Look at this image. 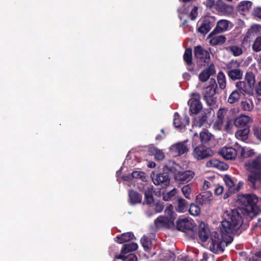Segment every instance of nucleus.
<instances>
[{
  "mask_svg": "<svg viewBox=\"0 0 261 261\" xmlns=\"http://www.w3.org/2000/svg\"><path fill=\"white\" fill-rule=\"evenodd\" d=\"M212 193L210 191H204L196 197V201L201 205L208 204L212 200Z\"/></svg>",
  "mask_w": 261,
  "mask_h": 261,
  "instance_id": "6ab92c4d",
  "label": "nucleus"
},
{
  "mask_svg": "<svg viewBox=\"0 0 261 261\" xmlns=\"http://www.w3.org/2000/svg\"><path fill=\"white\" fill-rule=\"evenodd\" d=\"M181 191L184 196L188 199H191V188L190 187V185L188 184L186 186H184L181 188Z\"/></svg>",
  "mask_w": 261,
  "mask_h": 261,
  "instance_id": "8fccbe9b",
  "label": "nucleus"
},
{
  "mask_svg": "<svg viewBox=\"0 0 261 261\" xmlns=\"http://www.w3.org/2000/svg\"><path fill=\"white\" fill-rule=\"evenodd\" d=\"M252 2L249 1L241 2L238 6V10L243 13L247 12L251 8Z\"/></svg>",
  "mask_w": 261,
  "mask_h": 261,
  "instance_id": "2f4dec72",
  "label": "nucleus"
},
{
  "mask_svg": "<svg viewBox=\"0 0 261 261\" xmlns=\"http://www.w3.org/2000/svg\"><path fill=\"white\" fill-rule=\"evenodd\" d=\"M124 261H137V257L134 253H130L125 255Z\"/></svg>",
  "mask_w": 261,
  "mask_h": 261,
  "instance_id": "bf43d9fd",
  "label": "nucleus"
},
{
  "mask_svg": "<svg viewBox=\"0 0 261 261\" xmlns=\"http://www.w3.org/2000/svg\"><path fill=\"white\" fill-rule=\"evenodd\" d=\"M253 131L256 138L261 141V127L255 126L253 128Z\"/></svg>",
  "mask_w": 261,
  "mask_h": 261,
  "instance_id": "6e6d98bb",
  "label": "nucleus"
},
{
  "mask_svg": "<svg viewBox=\"0 0 261 261\" xmlns=\"http://www.w3.org/2000/svg\"><path fill=\"white\" fill-rule=\"evenodd\" d=\"M217 81L219 88L223 90L226 87V79L224 74L222 72H219L217 75Z\"/></svg>",
  "mask_w": 261,
  "mask_h": 261,
  "instance_id": "a19ab883",
  "label": "nucleus"
},
{
  "mask_svg": "<svg viewBox=\"0 0 261 261\" xmlns=\"http://www.w3.org/2000/svg\"><path fill=\"white\" fill-rule=\"evenodd\" d=\"M189 112L190 115H197L202 109V104L200 101V95L198 93H193L191 95V98L188 101Z\"/></svg>",
  "mask_w": 261,
  "mask_h": 261,
  "instance_id": "6e6552de",
  "label": "nucleus"
},
{
  "mask_svg": "<svg viewBox=\"0 0 261 261\" xmlns=\"http://www.w3.org/2000/svg\"><path fill=\"white\" fill-rule=\"evenodd\" d=\"M183 58L188 65H190L192 63V50L191 48L186 49Z\"/></svg>",
  "mask_w": 261,
  "mask_h": 261,
  "instance_id": "ea45409f",
  "label": "nucleus"
},
{
  "mask_svg": "<svg viewBox=\"0 0 261 261\" xmlns=\"http://www.w3.org/2000/svg\"><path fill=\"white\" fill-rule=\"evenodd\" d=\"M227 110L225 109L220 108L217 112V123L219 124H222L225 116L226 114Z\"/></svg>",
  "mask_w": 261,
  "mask_h": 261,
  "instance_id": "c03bdc74",
  "label": "nucleus"
},
{
  "mask_svg": "<svg viewBox=\"0 0 261 261\" xmlns=\"http://www.w3.org/2000/svg\"><path fill=\"white\" fill-rule=\"evenodd\" d=\"M188 211L191 215L194 216H198L200 213V207L197 204L194 203L189 204Z\"/></svg>",
  "mask_w": 261,
  "mask_h": 261,
  "instance_id": "79ce46f5",
  "label": "nucleus"
},
{
  "mask_svg": "<svg viewBox=\"0 0 261 261\" xmlns=\"http://www.w3.org/2000/svg\"><path fill=\"white\" fill-rule=\"evenodd\" d=\"M223 190L222 186H218L215 189V193L217 195H220L223 193Z\"/></svg>",
  "mask_w": 261,
  "mask_h": 261,
  "instance_id": "69168bd1",
  "label": "nucleus"
},
{
  "mask_svg": "<svg viewBox=\"0 0 261 261\" xmlns=\"http://www.w3.org/2000/svg\"><path fill=\"white\" fill-rule=\"evenodd\" d=\"M256 92L258 95L261 96V81L258 83L256 88Z\"/></svg>",
  "mask_w": 261,
  "mask_h": 261,
  "instance_id": "774afa93",
  "label": "nucleus"
},
{
  "mask_svg": "<svg viewBox=\"0 0 261 261\" xmlns=\"http://www.w3.org/2000/svg\"><path fill=\"white\" fill-rule=\"evenodd\" d=\"M210 43L213 45H220L223 44L226 41V37L223 35H220L211 37Z\"/></svg>",
  "mask_w": 261,
  "mask_h": 261,
  "instance_id": "e433bc0d",
  "label": "nucleus"
},
{
  "mask_svg": "<svg viewBox=\"0 0 261 261\" xmlns=\"http://www.w3.org/2000/svg\"><path fill=\"white\" fill-rule=\"evenodd\" d=\"M204 99L209 106L214 105L217 102V98L215 96H204Z\"/></svg>",
  "mask_w": 261,
  "mask_h": 261,
  "instance_id": "864d4df0",
  "label": "nucleus"
},
{
  "mask_svg": "<svg viewBox=\"0 0 261 261\" xmlns=\"http://www.w3.org/2000/svg\"><path fill=\"white\" fill-rule=\"evenodd\" d=\"M194 175L191 170L179 171L174 174V179L179 184H185L191 180Z\"/></svg>",
  "mask_w": 261,
  "mask_h": 261,
  "instance_id": "9d476101",
  "label": "nucleus"
},
{
  "mask_svg": "<svg viewBox=\"0 0 261 261\" xmlns=\"http://www.w3.org/2000/svg\"><path fill=\"white\" fill-rule=\"evenodd\" d=\"M214 7L218 12L223 13H228L232 10L231 7L224 3L222 0H218Z\"/></svg>",
  "mask_w": 261,
  "mask_h": 261,
  "instance_id": "bb28decb",
  "label": "nucleus"
},
{
  "mask_svg": "<svg viewBox=\"0 0 261 261\" xmlns=\"http://www.w3.org/2000/svg\"><path fill=\"white\" fill-rule=\"evenodd\" d=\"M227 49L231 51V53L234 56H239L242 54V48L237 45H232L229 46L227 48Z\"/></svg>",
  "mask_w": 261,
  "mask_h": 261,
  "instance_id": "09e8293b",
  "label": "nucleus"
},
{
  "mask_svg": "<svg viewBox=\"0 0 261 261\" xmlns=\"http://www.w3.org/2000/svg\"><path fill=\"white\" fill-rule=\"evenodd\" d=\"M133 178L140 179L143 181L146 180L145 172L140 171H134L131 173Z\"/></svg>",
  "mask_w": 261,
  "mask_h": 261,
  "instance_id": "49530a36",
  "label": "nucleus"
},
{
  "mask_svg": "<svg viewBox=\"0 0 261 261\" xmlns=\"http://www.w3.org/2000/svg\"><path fill=\"white\" fill-rule=\"evenodd\" d=\"M176 192L177 190L175 188H174L166 193H163V199L165 201H168L172 200L173 197L175 196Z\"/></svg>",
  "mask_w": 261,
  "mask_h": 261,
  "instance_id": "a18cd8bd",
  "label": "nucleus"
},
{
  "mask_svg": "<svg viewBox=\"0 0 261 261\" xmlns=\"http://www.w3.org/2000/svg\"><path fill=\"white\" fill-rule=\"evenodd\" d=\"M222 218L220 226L221 237L216 231L211 235L210 250L216 254L223 252L225 247L232 242L233 235H239L242 232L240 228L243 220L238 209L225 211Z\"/></svg>",
  "mask_w": 261,
  "mask_h": 261,
  "instance_id": "f257e3e1",
  "label": "nucleus"
},
{
  "mask_svg": "<svg viewBox=\"0 0 261 261\" xmlns=\"http://www.w3.org/2000/svg\"><path fill=\"white\" fill-rule=\"evenodd\" d=\"M140 242L145 251L147 252L151 250L152 248V241L149 237L144 236L141 239Z\"/></svg>",
  "mask_w": 261,
  "mask_h": 261,
  "instance_id": "f704fd0d",
  "label": "nucleus"
},
{
  "mask_svg": "<svg viewBox=\"0 0 261 261\" xmlns=\"http://www.w3.org/2000/svg\"><path fill=\"white\" fill-rule=\"evenodd\" d=\"M216 73L215 66H207L202 70L198 75L200 81L205 82L207 81L211 76Z\"/></svg>",
  "mask_w": 261,
  "mask_h": 261,
  "instance_id": "aec40b11",
  "label": "nucleus"
},
{
  "mask_svg": "<svg viewBox=\"0 0 261 261\" xmlns=\"http://www.w3.org/2000/svg\"><path fill=\"white\" fill-rule=\"evenodd\" d=\"M190 123L189 117L187 115H185L183 118H181L179 114L177 112L174 114L173 125L175 127L180 130L185 129L187 125Z\"/></svg>",
  "mask_w": 261,
  "mask_h": 261,
  "instance_id": "4468645a",
  "label": "nucleus"
},
{
  "mask_svg": "<svg viewBox=\"0 0 261 261\" xmlns=\"http://www.w3.org/2000/svg\"><path fill=\"white\" fill-rule=\"evenodd\" d=\"M253 33V30L252 29H249L248 30V31L247 32L244 38V39L243 41V43L244 42H248V41H250V37Z\"/></svg>",
  "mask_w": 261,
  "mask_h": 261,
  "instance_id": "680f3d73",
  "label": "nucleus"
},
{
  "mask_svg": "<svg viewBox=\"0 0 261 261\" xmlns=\"http://www.w3.org/2000/svg\"><path fill=\"white\" fill-rule=\"evenodd\" d=\"M216 19L214 16L206 15L201 18L199 21V26L197 28V32L203 35H205L215 25Z\"/></svg>",
  "mask_w": 261,
  "mask_h": 261,
  "instance_id": "423d86ee",
  "label": "nucleus"
},
{
  "mask_svg": "<svg viewBox=\"0 0 261 261\" xmlns=\"http://www.w3.org/2000/svg\"><path fill=\"white\" fill-rule=\"evenodd\" d=\"M207 8H212L215 5V0H206L204 3Z\"/></svg>",
  "mask_w": 261,
  "mask_h": 261,
  "instance_id": "0e129e2a",
  "label": "nucleus"
},
{
  "mask_svg": "<svg viewBox=\"0 0 261 261\" xmlns=\"http://www.w3.org/2000/svg\"><path fill=\"white\" fill-rule=\"evenodd\" d=\"M250 131V127L240 128L235 133V136L238 140L246 142L248 139Z\"/></svg>",
  "mask_w": 261,
  "mask_h": 261,
  "instance_id": "393cba45",
  "label": "nucleus"
},
{
  "mask_svg": "<svg viewBox=\"0 0 261 261\" xmlns=\"http://www.w3.org/2000/svg\"><path fill=\"white\" fill-rule=\"evenodd\" d=\"M176 201L177 205L175 206V210L178 213L186 212L189 208V203L182 198L177 196L176 197Z\"/></svg>",
  "mask_w": 261,
  "mask_h": 261,
  "instance_id": "412c9836",
  "label": "nucleus"
},
{
  "mask_svg": "<svg viewBox=\"0 0 261 261\" xmlns=\"http://www.w3.org/2000/svg\"><path fill=\"white\" fill-rule=\"evenodd\" d=\"M153 204L154 206V210L156 213H161L163 211L165 206L163 202L159 201L156 202H154Z\"/></svg>",
  "mask_w": 261,
  "mask_h": 261,
  "instance_id": "5fc2aeb1",
  "label": "nucleus"
},
{
  "mask_svg": "<svg viewBox=\"0 0 261 261\" xmlns=\"http://www.w3.org/2000/svg\"><path fill=\"white\" fill-rule=\"evenodd\" d=\"M165 213L166 215H167V216H166V217H172L173 218H174V220H175V214L173 210V206L171 204H169L167 206L166 208L165 209Z\"/></svg>",
  "mask_w": 261,
  "mask_h": 261,
  "instance_id": "603ef678",
  "label": "nucleus"
},
{
  "mask_svg": "<svg viewBox=\"0 0 261 261\" xmlns=\"http://www.w3.org/2000/svg\"><path fill=\"white\" fill-rule=\"evenodd\" d=\"M210 234V229L208 226L205 225L204 223L199 225L198 230V236L203 242H206L208 239Z\"/></svg>",
  "mask_w": 261,
  "mask_h": 261,
  "instance_id": "4be33fe9",
  "label": "nucleus"
},
{
  "mask_svg": "<svg viewBox=\"0 0 261 261\" xmlns=\"http://www.w3.org/2000/svg\"><path fill=\"white\" fill-rule=\"evenodd\" d=\"M252 14L254 16L261 19V8H254L252 12Z\"/></svg>",
  "mask_w": 261,
  "mask_h": 261,
  "instance_id": "e2e57ef3",
  "label": "nucleus"
},
{
  "mask_svg": "<svg viewBox=\"0 0 261 261\" xmlns=\"http://www.w3.org/2000/svg\"><path fill=\"white\" fill-rule=\"evenodd\" d=\"M245 166L249 172L247 180L252 188H255L256 182H261V155L249 160L245 163Z\"/></svg>",
  "mask_w": 261,
  "mask_h": 261,
  "instance_id": "f03ea898",
  "label": "nucleus"
},
{
  "mask_svg": "<svg viewBox=\"0 0 261 261\" xmlns=\"http://www.w3.org/2000/svg\"><path fill=\"white\" fill-rule=\"evenodd\" d=\"M240 96V92L238 90H235L229 96L227 102L231 104L234 103L239 100Z\"/></svg>",
  "mask_w": 261,
  "mask_h": 261,
  "instance_id": "58836bf2",
  "label": "nucleus"
},
{
  "mask_svg": "<svg viewBox=\"0 0 261 261\" xmlns=\"http://www.w3.org/2000/svg\"><path fill=\"white\" fill-rule=\"evenodd\" d=\"M138 247V246L136 243L132 242L130 243L125 244L121 250V253L122 254H126L129 252L136 250Z\"/></svg>",
  "mask_w": 261,
  "mask_h": 261,
  "instance_id": "72a5a7b5",
  "label": "nucleus"
},
{
  "mask_svg": "<svg viewBox=\"0 0 261 261\" xmlns=\"http://www.w3.org/2000/svg\"><path fill=\"white\" fill-rule=\"evenodd\" d=\"M253 121L252 119L245 115H241L234 120L233 123L236 127L239 128H244L250 127L249 124Z\"/></svg>",
  "mask_w": 261,
  "mask_h": 261,
  "instance_id": "dca6fc26",
  "label": "nucleus"
},
{
  "mask_svg": "<svg viewBox=\"0 0 261 261\" xmlns=\"http://www.w3.org/2000/svg\"><path fill=\"white\" fill-rule=\"evenodd\" d=\"M194 56L197 62L200 63L199 65H205V64L207 65H214L213 63L210 64L211 58L209 52L200 45L194 47Z\"/></svg>",
  "mask_w": 261,
  "mask_h": 261,
  "instance_id": "39448f33",
  "label": "nucleus"
},
{
  "mask_svg": "<svg viewBox=\"0 0 261 261\" xmlns=\"http://www.w3.org/2000/svg\"><path fill=\"white\" fill-rule=\"evenodd\" d=\"M252 49L256 52L261 50V37L258 36L255 39L252 45Z\"/></svg>",
  "mask_w": 261,
  "mask_h": 261,
  "instance_id": "3c124183",
  "label": "nucleus"
},
{
  "mask_svg": "<svg viewBox=\"0 0 261 261\" xmlns=\"http://www.w3.org/2000/svg\"><path fill=\"white\" fill-rule=\"evenodd\" d=\"M238 201L243 206L244 209L248 214H252L255 216L258 214L259 208L257 205V197L254 194H239Z\"/></svg>",
  "mask_w": 261,
  "mask_h": 261,
  "instance_id": "7ed1b4c3",
  "label": "nucleus"
},
{
  "mask_svg": "<svg viewBox=\"0 0 261 261\" xmlns=\"http://www.w3.org/2000/svg\"><path fill=\"white\" fill-rule=\"evenodd\" d=\"M188 142V140H187L171 145L170 147V152L174 156H180L187 153L189 150V147L187 145Z\"/></svg>",
  "mask_w": 261,
  "mask_h": 261,
  "instance_id": "f8f14e48",
  "label": "nucleus"
},
{
  "mask_svg": "<svg viewBox=\"0 0 261 261\" xmlns=\"http://www.w3.org/2000/svg\"><path fill=\"white\" fill-rule=\"evenodd\" d=\"M243 182L242 181H239L237 185L234 184V193L239 191L241 188L243 186Z\"/></svg>",
  "mask_w": 261,
  "mask_h": 261,
  "instance_id": "338daca9",
  "label": "nucleus"
},
{
  "mask_svg": "<svg viewBox=\"0 0 261 261\" xmlns=\"http://www.w3.org/2000/svg\"><path fill=\"white\" fill-rule=\"evenodd\" d=\"M174 218L164 216H160L154 220V224L156 227H165L170 228L174 226Z\"/></svg>",
  "mask_w": 261,
  "mask_h": 261,
  "instance_id": "ddd939ff",
  "label": "nucleus"
},
{
  "mask_svg": "<svg viewBox=\"0 0 261 261\" xmlns=\"http://www.w3.org/2000/svg\"><path fill=\"white\" fill-rule=\"evenodd\" d=\"M227 74L232 80H240L243 76V71L239 68L231 69V66H228Z\"/></svg>",
  "mask_w": 261,
  "mask_h": 261,
  "instance_id": "a878e982",
  "label": "nucleus"
},
{
  "mask_svg": "<svg viewBox=\"0 0 261 261\" xmlns=\"http://www.w3.org/2000/svg\"><path fill=\"white\" fill-rule=\"evenodd\" d=\"M188 70L192 75L197 74L199 71V66H188Z\"/></svg>",
  "mask_w": 261,
  "mask_h": 261,
  "instance_id": "052dcab7",
  "label": "nucleus"
},
{
  "mask_svg": "<svg viewBox=\"0 0 261 261\" xmlns=\"http://www.w3.org/2000/svg\"><path fill=\"white\" fill-rule=\"evenodd\" d=\"M229 21L227 20L222 19L219 20L214 30L208 35V37L222 33L227 30L229 27Z\"/></svg>",
  "mask_w": 261,
  "mask_h": 261,
  "instance_id": "a211bd4d",
  "label": "nucleus"
},
{
  "mask_svg": "<svg viewBox=\"0 0 261 261\" xmlns=\"http://www.w3.org/2000/svg\"><path fill=\"white\" fill-rule=\"evenodd\" d=\"M214 115L215 112L212 108L205 109L197 118L195 119L193 124L195 126L200 127L206 123H208V121H210Z\"/></svg>",
  "mask_w": 261,
  "mask_h": 261,
  "instance_id": "1a4fd4ad",
  "label": "nucleus"
},
{
  "mask_svg": "<svg viewBox=\"0 0 261 261\" xmlns=\"http://www.w3.org/2000/svg\"><path fill=\"white\" fill-rule=\"evenodd\" d=\"M238 151L240 152L239 158H249L254 154V152L253 149H249L246 151L245 148L242 147L241 146H238Z\"/></svg>",
  "mask_w": 261,
  "mask_h": 261,
  "instance_id": "c9c22d12",
  "label": "nucleus"
},
{
  "mask_svg": "<svg viewBox=\"0 0 261 261\" xmlns=\"http://www.w3.org/2000/svg\"><path fill=\"white\" fill-rule=\"evenodd\" d=\"M236 87L239 90L240 92L243 95L245 94H249L252 92V91L249 88L248 86L247 85L246 82L240 81L237 82L236 84Z\"/></svg>",
  "mask_w": 261,
  "mask_h": 261,
  "instance_id": "473e14b6",
  "label": "nucleus"
},
{
  "mask_svg": "<svg viewBox=\"0 0 261 261\" xmlns=\"http://www.w3.org/2000/svg\"><path fill=\"white\" fill-rule=\"evenodd\" d=\"M199 138L201 143L200 145H207L210 147L215 140L214 136L206 129L200 133Z\"/></svg>",
  "mask_w": 261,
  "mask_h": 261,
  "instance_id": "f3484780",
  "label": "nucleus"
},
{
  "mask_svg": "<svg viewBox=\"0 0 261 261\" xmlns=\"http://www.w3.org/2000/svg\"><path fill=\"white\" fill-rule=\"evenodd\" d=\"M128 197L131 205H136L142 202V195L134 190H130L129 191Z\"/></svg>",
  "mask_w": 261,
  "mask_h": 261,
  "instance_id": "5701e85b",
  "label": "nucleus"
},
{
  "mask_svg": "<svg viewBox=\"0 0 261 261\" xmlns=\"http://www.w3.org/2000/svg\"><path fill=\"white\" fill-rule=\"evenodd\" d=\"M135 238L134 235L132 232L123 233L120 235H118L116 237V242L119 244H122L133 240Z\"/></svg>",
  "mask_w": 261,
  "mask_h": 261,
  "instance_id": "c85d7f7f",
  "label": "nucleus"
},
{
  "mask_svg": "<svg viewBox=\"0 0 261 261\" xmlns=\"http://www.w3.org/2000/svg\"><path fill=\"white\" fill-rule=\"evenodd\" d=\"M249 261H261V250L257 252L249 258Z\"/></svg>",
  "mask_w": 261,
  "mask_h": 261,
  "instance_id": "13d9d810",
  "label": "nucleus"
},
{
  "mask_svg": "<svg viewBox=\"0 0 261 261\" xmlns=\"http://www.w3.org/2000/svg\"><path fill=\"white\" fill-rule=\"evenodd\" d=\"M223 180L228 188V190H229V192H234V183L231 177L228 175H225Z\"/></svg>",
  "mask_w": 261,
  "mask_h": 261,
  "instance_id": "4c0bfd02",
  "label": "nucleus"
},
{
  "mask_svg": "<svg viewBox=\"0 0 261 261\" xmlns=\"http://www.w3.org/2000/svg\"><path fill=\"white\" fill-rule=\"evenodd\" d=\"M153 187H148L144 191V201L143 205H151L154 203V200L153 197Z\"/></svg>",
  "mask_w": 261,
  "mask_h": 261,
  "instance_id": "b1692460",
  "label": "nucleus"
},
{
  "mask_svg": "<svg viewBox=\"0 0 261 261\" xmlns=\"http://www.w3.org/2000/svg\"><path fill=\"white\" fill-rule=\"evenodd\" d=\"M211 85L207 86L204 91V96H215L216 93L217 85L214 79L211 78L210 80Z\"/></svg>",
  "mask_w": 261,
  "mask_h": 261,
  "instance_id": "cd10ccee",
  "label": "nucleus"
},
{
  "mask_svg": "<svg viewBox=\"0 0 261 261\" xmlns=\"http://www.w3.org/2000/svg\"><path fill=\"white\" fill-rule=\"evenodd\" d=\"M172 171V169L165 166L163 168L162 172L155 174L152 172L151 176L152 181L155 185L160 186L162 188L167 187L170 182L169 174Z\"/></svg>",
  "mask_w": 261,
  "mask_h": 261,
  "instance_id": "20e7f679",
  "label": "nucleus"
},
{
  "mask_svg": "<svg viewBox=\"0 0 261 261\" xmlns=\"http://www.w3.org/2000/svg\"><path fill=\"white\" fill-rule=\"evenodd\" d=\"M177 229L182 232L187 233L189 231H194L196 228V225L193 220L187 218L178 220L176 222Z\"/></svg>",
  "mask_w": 261,
  "mask_h": 261,
  "instance_id": "9b49d317",
  "label": "nucleus"
},
{
  "mask_svg": "<svg viewBox=\"0 0 261 261\" xmlns=\"http://www.w3.org/2000/svg\"><path fill=\"white\" fill-rule=\"evenodd\" d=\"M245 80L249 88L252 91L255 83V75L252 72H247L245 74Z\"/></svg>",
  "mask_w": 261,
  "mask_h": 261,
  "instance_id": "7c9ffc66",
  "label": "nucleus"
},
{
  "mask_svg": "<svg viewBox=\"0 0 261 261\" xmlns=\"http://www.w3.org/2000/svg\"><path fill=\"white\" fill-rule=\"evenodd\" d=\"M151 152L154 154L155 160L158 161H161L165 157L164 152L158 148H153L151 149Z\"/></svg>",
  "mask_w": 261,
  "mask_h": 261,
  "instance_id": "de8ad7c7",
  "label": "nucleus"
},
{
  "mask_svg": "<svg viewBox=\"0 0 261 261\" xmlns=\"http://www.w3.org/2000/svg\"><path fill=\"white\" fill-rule=\"evenodd\" d=\"M241 107L244 111H250L253 108V104L250 99H245L241 103Z\"/></svg>",
  "mask_w": 261,
  "mask_h": 261,
  "instance_id": "37998d69",
  "label": "nucleus"
},
{
  "mask_svg": "<svg viewBox=\"0 0 261 261\" xmlns=\"http://www.w3.org/2000/svg\"><path fill=\"white\" fill-rule=\"evenodd\" d=\"M198 8L196 6H194L190 13V17L192 20H194L196 19V18L197 17L198 15Z\"/></svg>",
  "mask_w": 261,
  "mask_h": 261,
  "instance_id": "4d7b16f0",
  "label": "nucleus"
},
{
  "mask_svg": "<svg viewBox=\"0 0 261 261\" xmlns=\"http://www.w3.org/2000/svg\"><path fill=\"white\" fill-rule=\"evenodd\" d=\"M207 164H210L211 166L217 168V169L223 171L227 170L229 167L227 164L223 162L219 161L217 160H210L207 163Z\"/></svg>",
  "mask_w": 261,
  "mask_h": 261,
  "instance_id": "c756f323",
  "label": "nucleus"
},
{
  "mask_svg": "<svg viewBox=\"0 0 261 261\" xmlns=\"http://www.w3.org/2000/svg\"><path fill=\"white\" fill-rule=\"evenodd\" d=\"M238 146L237 149H234L232 147H226L222 148L220 151V155L223 156L225 159L227 160H234L238 154L240 156V152L238 151V143H236Z\"/></svg>",
  "mask_w": 261,
  "mask_h": 261,
  "instance_id": "2eb2a0df",
  "label": "nucleus"
},
{
  "mask_svg": "<svg viewBox=\"0 0 261 261\" xmlns=\"http://www.w3.org/2000/svg\"><path fill=\"white\" fill-rule=\"evenodd\" d=\"M192 155L197 161H200L212 156L213 151L210 147L200 144L193 149Z\"/></svg>",
  "mask_w": 261,
  "mask_h": 261,
  "instance_id": "0eeeda50",
  "label": "nucleus"
}]
</instances>
